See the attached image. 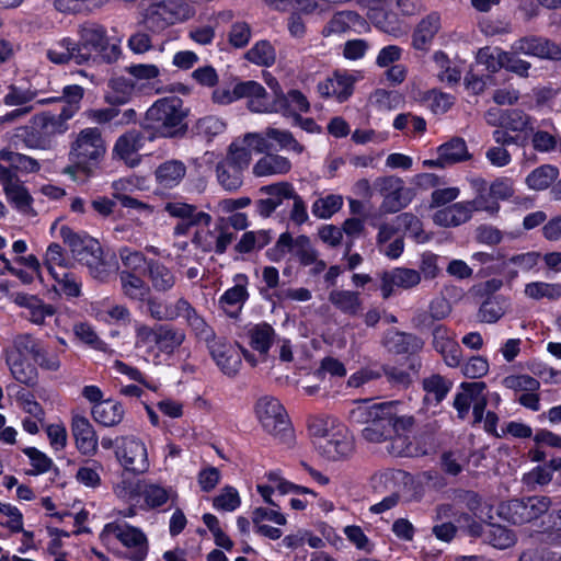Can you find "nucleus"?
I'll list each match as a JSON object with an SVG mask.
<instances>
[{"mask_svg": "<svg viewBox=\"0 0 561 561\" xmlns=\"http://www.w3.org/2000/svg\"><path fill=\"white\" fill-rule=\"evenodd\" d=\"M164 210L172 217L191 220V224H204L208 227L211 221L209 214L199 211L195 205L187 203L169 202L165 204Z\"/></svg>", "mask_w": 561, "mask_h": 561, "instance_id": "32", "label": "nucleus"}, {"mask_svg": "<svg viewBox=\"0 0 561 561\" xmlns=\"http://www.w3.org/2000/svg\"><path fill=\"white\" fill-rule=\"evenodd\" d=\"M147 275L152 288L159 293L171 290L176 282L174 273L157 260H149L147 263Z\"/></svg>", "mask_w": 561, "mask_h": 561, "instance_id": "29", "label": "nucleus"}, {"mask_svg": "<svg viewBox=\"0 0 561 561\" xmlns=\"http://www.w3.org/2000/svg\"><path fill=\"white\" fill-rule=\"evenodd\" d=\"M66 114L62 108L59 114L44 113L35 118V125L44 136L62 134L68 129L67 121L71 118L66 117Z\"/></svg>", "mask_w": 561, "mask_h": 561, "instance_id": "36", "label": "nucleus"}, {"mask_svg": "<svg viewBox=\"0 0 561 561\" xmlns=\"http://www.w3.org/2000/svg\"><path fill=\"white\" fill-rule=\"evenodd\" d=\"M367 16L376 27L385 33L396 34L399 30L397 25V15L394 13L387 12L385 8L368 12Z\"/></svg>", "mask_w": 561, "mask_h": 561, "instance_id": "60", "label": "nucleus"}, {"mask_svg": "<svg viewBox=\"0 0 561 561\" xmlns=\"http://www.w3.org/2000/svg\"><path fill=\"white\" fill-rule=\"evenodd\" d=\"M216 173L219 184L228 192H234L243 184V171L231 167V164L219 162Z\"/></svg>", "mask_w": 561, "mask_h": 561, "instance_id": "46", "label": "nucleus"}, {"mask_svg": "<svg viewBox=\"0 0 561 561\" xmlns=\"http://www.w3.org/2000/svg\"><path fill=\"white\" fill-rule=\"evenodd\" d=\"M251 161V151L247 147H240L236 144H231L228 148V153L222 160L226 164H231L241 171L248 169Z\"/></svg>", "mask_w": 561, "mask_h": 561, "instance_id": "62", "label": "nucleus"}, {"mask_svg": "<svg viewBox=\"0 0 561 561\" xmlns=\"http://www.w3.org/2000/svg\"><path fill=\"white\" fill-rule=\"evenodd\" d=\"M245 58L253 64L270 67L274 65L276 54L271 43L261 41L247 51Z\"/></svg>", "mask_w": 561, "mask_h": 561, "instance_id": "53", "label": "nucleus"}, {"mask_svg": "<svg viewBox=\"0 0 561 561\" xmlns=\"http://www.w3.org/2000/svg\"><path fill=\"white\" fill-rule=\"evenodd\" d=\"M433 60L438 68L437 77L440 81L447 82L448 84H455L460 81V70L450 66V60L444 51H435Z\"/></svg>", "mask_w": 561, "mask_h": 561, "instance_id": "54", "label": "nucleus"}, {"mask_svg": "<svg viewBox=\"0 0 561 561\" xmlns=\"http://www.w3.org/2000/svg\"><path fill=\"white\" fill-rule=\"evenodd\" d=\"M294 191L295 188L289 182H278L260 188V193L266 195L268 199L274 203L276 208L280 206L284 201L291 199L290 196H294Z\"/></svg>", "mask_w": 561, "mask_h": 561, "instance_id": "57", "label": "nucleus"}, {"mask_svg": "<svg viewBox=\"0 0 561 561\" xmlns=\"http://www.w3.org/2000/svg\"><path fill=\"white\" fill-rule=\"evenodd\" d=\"M178 310L186 324L191 328L198 341L205 342L207 347L217 341L215 331L206 320L197 312L192 304L184 297L178 299Z\"/></svg>", "mask_w": 561, "mask_h": 561, "instance_id": "17", "label": "nucleus"}, {"mask_svg": "<svg viewBox=\"0 0 561 561\" xmlns=\"http://www.w3.org/2000/svg\"><path fill=\"white\" fill-rule=\"evenodd\" d=\"M36 96V92L30 89H23L11 84L3 96V103L7 106H28L27 104Z\"/></svg>", "mask_w": 561, "mask_h": 561, "instance_id": "61", "label": "nucleus"}, {"mask_svg": "<svg viewBox=\"0 0 561 561\" xmlns=\"http://www.w3.org/2000/svg\"><path fill=\"white\" fill-rule=\"evenodd\" d=\"M144 141L145 137L141 131L130 129L118 137L113 152L117 158L123 160L126 165L135 168L140 163L141 157L138 154V151L142 148Z\"/></svg>", "mask_w": 561, "mask_h": 561, "instance_id": "18", "label": "nucleus"}, {"mask_svg": "<svg viewBox=\"0 0 561 561\" xmlns=\"http://www.w3.org/2000/svg\"><path fill=\"white\" fill-rule=\"evenodd\" d=\"M157 350L163 354H173L185 341V332L171 324H157Z\"/></svg>", "mask_w": 561, "mask_h": 561, "instance_id": "30", "label": "nucleus"}, {"mask_svg": "<svg viewBox=\"0 0 561 561\" xmlns=\"http://www.w3.org/2000/svg\"><path fill=\"white\" fill-rule=\"evenodd\" d=\"M290 168L291 163L287 158L267 153L254 164L253 173L256 176L285 174L290 170Z\"/></svg>", "mask_w": 561, "mask_h": 561, "instance_id": "35", "label": "nucleus"}, {"mask_svg": "<svg viewBox=\"0 0 561 561\" xmlns=\"http://www.w3.org/2000/svg\"><path fill=\"white\" fill-rule=\"evenodd\" d=\"M209 353L220 370L228 377H234L239 373L242 360L239 351L232 345L216 341L210 344Z\"/></svg>", "mask_w": 561, "mask_h": 561, "instance_id": "20", "label": "nucleus"}, {"mask_svg": "<svg viewBox=\"0 0 561 561\" xmlns=\"http://www.w3.org/2000/svg\"><path fill=\"white\" fill-rule=\"evenodd\" d=\"M440 28V16L432 12L420 21L414 33L412 45L417 50H427Z\"/></svg>", "mask_w": 561, "mask_h": 561, "instance_id": "25", "label": "nucleus"}, {"mask_svg": "<svg viewBox=\"0 0 561 561\" xmlns=\"http://www.w3.org/2000/svg\"><path fill=\"white\" fill-rule=\"evenodd\" d=\"M374 188L383 197L380 210L385 214H394L405 208L415 195L413 190L404 186V181L396 175L377 178Z\"/></svg>", "mask_w": 561, "mask_h": 561, "instance_id": "10", "label": "nucleus"}, {"mask_svg": "<svg viewBox=\"0 0 561 561\" xmlns=\"http://www.w3.org/2000/svg\"><path fill=\"white\" fill-rule=\"evenodd\" d=\"M350 420L354 424L365 425L362 436L369 443L388 440L396 433L411 432L415 425L414 416L404 413V405L400 401L360 404L351 410Z\"/></svg>", "mask_w": 561, "mask_h": 561, "instance_id": "2", "label": "nucleus"}, {"mask_svg": "<svg viewBox=\"0 0 561 561\" xmlns=\"http://www.w3.org/2000/svg\"><path fill=\"white\" fill-rule=\"evenodd\" d=\"M116 457L126 470L134 473H142L149 467L145 444L135 437L123 439L122 446L116 450Z\"/></svg>", "mask_w": 561, "mask_h": 561, "instance_id": "15", "label": "nucleus"}, {"mask_svg": "<svg viewBox=\"0 0 561 561\" xmlns=\"http://www.w3.org/2000/svg\"><path fill=\"white\" fill-rule=\"evenodd\" d=\"M329 301L346 314H356L360 308L358 293L351 290H332L329 294Z\"/></svg>", "mask_w": 561, "mask_h": 561, "instance_id": "44", "label": "nucleus"}, {"mask_svg": "<svg viewBox=\"0 0 561 561\" xmlns=\"http://www.w3.org/2000/svg\"><path fill=\"white\" fill-rule=\"evenodd\" d=\"M453 382L442 375L433 374L422 380V388L425 391L424 402L427 404H439L448 394Z\"/></svg>", "mask_w": 561, "mask_h": 561, "instance_id": "31", "label": "nucleus"}, {"mask_svg": "<svg viewBox=\"0 0 561 561\" xmlns=\"http://www.w3.org/2000/svg\"><path fill=\"white\" fill-rule=\"evenodd\" d=\"M105 153V145L98 128L82 129L73 141L70 150L71 160L89 171V165L96 164Z\"/></svg>", "mask_w": 561, "mask_h": 561, "instance_id": "9", "label": "nucleus"}, {"mask_svg": "<svg viewBox=\"0 0 561 561\" xmlns=\"http://www.w3.org/2000/svg\"><path fill=\"white\" fill-rule=\"evenodd\" d=\"M471 186L476 192L474 198L470 201L474 211H486L492 216L497 214L500 204L491 193L488 182L481 178L472 179Z\"/></svg>", "mask_w": 561, "mask_h": 561, "instance_id": "26", "label": "nucleus"}, {"mask_svg": "<svg viewBox=\"0 0 561 561\" xmlns=\"http://www.w3.org/2000/svg\"><path fill=\"white\" fill-rule=\"evenodd\" d=\"M147 311L156 321H172L180 318L181 312L178 310V300L174 306L164 305L158 298L149 297L146 299Z\"/></svg>", "mask_w": 561, "mask_h": 561, "instance_id": "52", "label": "nucleus"}, {"mask_svg": "<svg viewBox=\"0 0 561 561\" xmlns=\"http://www.w3.org/2000/svg\"><path fill=\"white\" fill-rule=\"evenodd\" d=\"M559 170L550 164L540 165L526 178L527 185L536 191L548 188L558 178Z\"/></svg>", "mask_w": 561, "mask_h": 561, "instance_id": "45", "label": "nucleus"}, {"mask_svg": "<svg viewBox=\"0 0 561 561\" xmlns=\"http://www.w3.org/2000/svg\"><path fill=\"white\" fill-rule=\"evenodd\" d=\"M383 346L396 355L414 354L423 348L424 342L412 333L389 330L382 340Z\"/></svg>", "mask_w": 561, "mask_h": 561, "instance_id": "21", "label": "nucleus"}, {"mask_svg": "<svg viewBox=\"0 0 561 561\" xmlns=\"http://www.w3.org/2000/svg\"><path fill=\"white\" fill-rule=\"evenodd\" d=\"M463 392L456 394L454 408L458 412V417L463 420L469 412L470 405L474 398L481 396L486 386L482 381L462 383Z\"/></svg>", "mask_w": 561, "mask_h": 561, "instance_id": "37", "label": "nucleus"}, {"mask_svg": "<svg viewBox=\"0 0 561 561\" xmlns=\"http://www.w3.org/2000/svg\"><path fill=\"white\" fill-rule=\"evenodd\" d=\"M56 282L55 288L67 297H79L81 295V283L75 273L69 270H61L51 275Z\"/></svg>", "mask_w": 561, "mask_h": 561, "instance_id": "50", "label": "nucleus"}, {"mask_svg": "<svg viewBox=\"0 0 561 561\" xmlns=\"http://www.w3.org/2000/svg\"><path fill=\"white\" fill-rule=\"evenodd\" d=\"M473 211L474 209L470 201L458 202L437 210L433 216V220L440 227H457L469 221Z\"/></svg>", "mask_w": 561, "mask_h": 561, "instance_id": "22", "label": "nucleus"}, {"mask_svg": "<svg viewBox=\"0 0 561 561\" xmlns=\"http://www.w3.org/2000/svg\"><path fill=\"white\" fill-rule=\"evenodd\" d=\"M484 540L497 549H507L516 542L514 531L501 525H491L484 533Z\"/></svg>", "mask_w": 561, "mask_h": 561, "instance_id": "51", "label": "nucleus"}, {"mask_svg": "<svg viewBox=\"0 0 561 561\" xmlns=\"http://www.w3.org/2000/svg\"><path fill=\"white\" fill-rule=\"evenodd\" d=\"M83 98V89L80 85H67L62 89V95L42 100L41 103L65 101L62 110L67 112L66 117H72L79 110V103Z\"/></svg>", "mask_w": 561, "mask_h": 561, "instance_id": "47", "label": "nucleus"}, {"mask_svg": "<svg viewBox=\"0 0 561 561\" xmlns=\"http://www.w3.org/2000/svg\"><path fill=\"white\" fill-rule=\"evenodd\" d=\"M0 183L8 201L22 214H34L33 198L14 172L0 164Z\"/></svg>", "mask_w": 561, "mask_h": 561, "instance_id": "13", "label": "nucleus"}, {"mask_svg": "<svg viewBox=\"0 0 561 561\" xmlns=\"http://www.w3.org/2000/svg\"><path fill=\"white\" fill-rule=\"evenodd\" d=\"M92 416L104 426H114L123 420L124 409L119 402L104 400L93 405Z\"/></svg>", "mask_w": 561, "mask_h": 561, "instance_id": "33", "label": "nucleus"}, {"mask_svg": "<svg viewBox=\"0 0 561 561\" xmlns=\"http://www.w3.org/2000/svg\"><path fill=\"white\" fill-rule=\"evenodd\" d=\"M294 254L302 265H310L316 262L318 252L312 248L309 237L301 234L295 239Z\"/></svg>", "mask_w": 561, "mask_h": 561, "instance_id": "63", "label": "nucleus"}, {"mask_svg": "<svg viewBox=\"0 0 561 561\" xmlns=\"http://www.w3.org/2000/svg\"><path fill=\"white\" fill-rule=\"evenodd\" d=\"M0 164L4 168H9L11 172H37L39 170V163L25 154L13 152L10 150L0 151Z\"/></svg>", "mask_w": 561, "mask_h": 561, "instance_id": "40", "label": "nucleus"}, {"mask_svg": "<svg viewBox=\"0 0 561 561\" xmlns=\"http://www.w3.org/2000/svg\"><path fill=\"white\" fill-rule=\"evenodd\" d=\"M45 265L50 275H53L61 270H69L72 262L65 255L60 244L50 243L46 251Z\"/></svg>", "mask_w": 561, "mask_h": 561, "instance_id": "55", "label": "nucleus"}, {"mask_svg": "<svg viewBox=\"0 0 561 561\" xmlns=\"http://www.w3.org/2000/svg\"><path fill=\"white\" fill-rule=\"evenodd\" d=\"M79 39L64 37L46 51L47 59L55 65H90L99 61L111 64L119 57L121 49L111 44L106 30L94 23L83 24L78 31Z\"/></svg>", "mask_w": 561, "mask_h": 561, "instance_id": "1", "label": "nucleus"}, {"mask_svg": "<svg viewBox=\"0 0 561 561\" xmlns=\"http://www.w3.org/2000/svg\"><path fill=\"white\" fill-rule=\"evenodd\" d=\"M505 299L501 296H489L480 306L479 319L482 322L494 323L505 313Z\"/></svg>", "mask_w": 561, "mask_h": 561, "instance_id": "48", "label": "nucleus"}, {"mask_svg": "<svg viewBox=\"0 0 561 561\" xmlns=\"http://www.w3.org/2000/svg\"><path fill=\"white\" fill-rule=\"evenodd\" d=\"M265 135L268 139L275 140L283 149L293 150L298 154L305 149L288 130L268 127L265 130Z\"/></svg>", "mask_w": 561, "mask_h": 561, "instance_id": "58", "label": "nucleus"}, {"mask_svg": "<svg viewBox=\"0 0 561 561\" xmlns=\"http://www.w3.org/2000/svg\"><path fill=\"white\" fill-rule=\"evenodd\" d=\"M515 53H522L539 58H554L558 56L559 46L540 37H524L512 46Z\"/></svg>", "mask_w": 561, "mask_h": 561, "instance_id": "24", "label": "nucleus"}, {"mask_svg": "<svg viewBox=\"0 0 561 561\" xmlns=\"http://www.w3.org/2000/svg\"><path fill=\"white\" fill-rule=\"evenodd\" d=\"M105 531L114 534L125 547L131 549L130 560L142 561L147 557L148 541L140 529L129 525L107 524Z\"/></svg>", "mask_w": 561, "mask_h": 561, "instance_id": "14", "label": "nucleus"}, {"mask_svg": "<svg viewBox=\"0 0 561 561\" xmlns=\"http://www.w3.org/2000/svg\"><path fill=\"white\" fill-rule=\"evenodd\" d=\"M59 233L64 243L69 247L73 259L85 265L93 278L100 282L108 279L115 264L111 263L104 255L103 249L96 239L88 234H79L68 226H62Z\"/></svg>", "mask_w": 561, "mask_h": 561, "instance_id": "4", "label": "nucleus"}, {"mask_svg": "<svg viewBox=\"0 0 561 561\" xmlns=\"http://www.w3.org/2000/svg\"><path fill=\"white\" fill-rule=\"evenodd\" d=\"M268 87L273 91V96L270 98L266 90L264 89V101L267 105L275 106L274 103H282V108L279 110H264L262 113H282L284 115H291L296 111L299 112H308L309 111V102L307 98L298 90H290L287 94H284L277 80L271 78L267 81Z\"/></svg>", "mask_w": 561, "mask_h": 561, "instance_id": "11", "label": "nucleus"}, {"mask_svg": "<svg viewBox=\"0 0 561 561\" xmlns=\"http://www.w3.org/2000/svg\"><path fill=\"white\" fill-rule=\"evenodd\" d=\"M551 499L545 495H533L512 499L499 505V516L514 525H524L538 519L551 507Z\"/></svg>", "mask_w": 561, "mask_h": 561, "instance_id": "6", "label": "nucleus"}, {"mask_svg": "<svg viewBox=\"0 0 561 561\" xmlns=\"http://www.w3.org/2000/svg\"><path fill=\"white\" fill-rule=\"evenodd\" d=\"M249 337L251 347L260 353L262 360H265L275 337L273 327L266 322L255 324L249 330Z\"/></svg>", "mask_w": 561, "mask_h": 561, "instance_id": "34", "label": "nucleus"}, {"mask_svg": "<svg viewBox=\"0 0 561 561\" xmlns=\"http://www.w3.org/2000/svg\"><path fill=\"white\" fill-rule=\"evenodd\" d=\"M236 239V234L224 225L217 224L213 229H198L195 231L192 243L204 253L211 251L217 254L226 252L228 245Z\"/></svg>", "mask_w": 561, "mask_h": 561, "instance_id": "12", "label": "nucleus"}, {"mask_svg": "<svg viewBox=\"0 0 561 561\" xmlns=\"http://www.w3.org/2000/svg\"><path fill=\"white\" fill-rule=\"evenodd\" d=\"M432 345L449 367H458L461 363V348L455 341L449 329L443 324L434 325Z\"/></svg>", "mask_w": 561, "mask_h": 561, "instance_id": "16", "label": "nucleus"}, {"mask_svg": "<svg viewBox=\"0 0 561 561\" xmlns=\"http://www.w3.org/2000/svg\"><path fill=\"white\" fill-rule=\"evenodd\" d=\"M112 89L106 101L112 105L125 104L134 91V84L124 78H117L112 81Z\"/></svg>", "mask_w": 561, "mask_h": 561, "instance_id": "59", "label": "nucleus"}, {"mask_svg": "<svg viewBox=\"0 0 561 561\" xmlns=\"http://www.w3.org/2000/svg\"><path fill=\"white\" fill-rule=\"evenodd\" d=\"M421 280L420 272L405 268L397 267L391 271L383 272L381 274V293L385 299L389 298L394 287L409 289L416 286Z\"/></svg>", "mask_w": 561, "mask_h": 561, "instance_id": "19", "label": "nucleus"}, {"mask_svg": "<svg viewBox=\"0 0 561 561\" xmlns=\"http://www.w3.org/2000/svg\"><path fill=\"white\" fill-rule=\"evenodd\" d=\"M119 257L123 265L127 268L126 271L134 274L145 267L147 268V263L149 262L141 252L131 251L128 248H122L119 250Z\"/></svg>", "mask_w": 561, "mask_h": 561, "instance_id": "64", "label": "nucleus"}, {"mask_svg": "<svg viewBox=\"0 0 561 561\" xmlns=\"http://www.w3.org/2000/svg\"><path fill=\"white\" fill-rule=\"evenodd\" d=\"M504 123L502 128L515 133H523L528 138V134L534 131L531 117L518 108L505 110Z\"/></svg>", "mask_w": 561, "mask_h": 561, "instance_id": "43", "label": "nucleus"}, {"mask_svg": "<svg viewBox=\"0 0 561 561\" xmlns=\"http://www.w3.org/2000/svg\"><path fill=\"white\" fill-rule=\"evenodd\" d=\"M364 20L355 11H341L335 13L324 26L322 34L329 36L333 33H344L355 25H362Z\"/></svg>", "mask_w": 561, "mask_h": 561, "instance_id": "41", "label": "nucleus"}, {"mask_svg": "<svg viewBox=\"0 0 561 561\" xmlns=\"http://www.w3.org/2000/svg\"><path fill=\"white\" fill-rule=\"evenodd\" d=\"M213 102L219 105H228L239 99H248V108L252 112L262 113L264 110H279L282 103L267 105L264 101V87L256 81H243L234 84L232 89L218 87L213 91Z\"/></svg>", "mask_w": 561, "mask_h": 561, "instance_id": "5", "label": "nucleus"}, {"mask_svg": "<svg viewBox=\"0 0 561 561\" xmlns=\"http://www.w3.org/2000/svg\"><path fill=\"white\" fill-rule=\"evenodd\" d=\"M7 364L16 381L27 387H34L37 383L36 367L25 358H21V354L7 353Z\"/></svg>", "mask_w": 561, "mask_h": 561, "instance_id": "27", "label": "nucleus"}, {"mask_svg": "<svg viewBox=\"0 0 561 561\" xmlns=\"http://www.w3.org/2000/svg\"><path fill=\"white\" fill-rule=\"evenodd\" d=\"M248 296L245 286L237 284L224 293L218 304L229 317H237Z\"/></svg>", "mask_w": 561, "mask_h": 561, "instance_id": "39", "label": "nucleus"}, {"mask_svg": "<svg viewBox=\"0 0 561 561\" xmlns=\"http://www.w3.org/2000/svg\"><path fill=\"white\" fill-rule=\"evenodd\" d=\"M525 295L528 298L540 300H558L561 297V284H550L545 282H533L525 286Z\"/></svg>", "mask_w": 561, "mask_h": 561, "instance_id": "49", "label": "nucleus"}, {"mask_svg": "<svg viewBox=\"0 0 561 561\" xmlns=\"http://www.w3.org/2000/svg\"><path fill=\"white\" fill-rule=\"evenodd\" d=\"M446 165H453L470 159L466 141L460 137H454L437 148Z\"/></svg>", "mask_w": 561, "mask_h": 561, "instance_id": "38", "label": "nucleus"}, {"mask_svg": "<svg viewBox=\"0 0 561 561\" xmlns=\"http://www.w3.org/2000/svg\"><path fill=\"white\" fill-rule=\"evenodd\" d=\"M186 174V167L180 160H168L154 171L157 183L164 188L178 186Z\"/></svg>", "mask_w": 561, "mask_h": 561, "instance_id": "28", "label": "nucleus"}, {"mask_svg": "<svg viewBox=\"0 0 561 561\" xmlns=\"http://www.w3.org/2000/svg\"><path fill=\"white\" fill-rule=\"evenodd\" d=\"M343 205V198L340 195H328L322 198H318L311 207L312 214L317 218L328 219L335 213H337Z\"/></svg>", "mask_w": 561, "mask_h": 561, "instance_id": "56", "label": "nucleus"}, {"mask_svg": "<svg viewBox=\"0 0 561 561\" xmlns=\"http://www.w3.org/2000/svg\"><path fill=\"white\" fill-rule=\"evenodd\" d=\"M188 112L179 96L159 99L147 110L144 129L151 131L153 137H184L187 131Z\"/></svg>", "mask_w": 561, "mask_h": 561, "instance_id": "3", "label": "nucleus"}, {"mask_svg": "<svg viewBox=\"0 0 561 561\" xmlns=\"http://www.w3.org/2000/svg\"><path fill=\"white\" fill-rule=\"evenodd\" d=\"M188 15V9L175 0H151L144 9L142 23L148 31L160 33Z\"/></svg>", "mask_w": 561, "mask_h": 561, "instance_id": "8", "label": "nucleus"}, {"mask_svg": "<svg viewBox=\"0 0 561 561\" xmlns=\"http://www.w3.org/2000/svg\"><path fill=\"white\" fill-rule=\"evenodd\" d=\"M255 412L267 433L282 442H287L291 437L288 415L276 398L270 396L260 398L255 404Z\"/></svg>", "mask_w": 561, "mask_h": 561, "instance_id": "7", "label": "nucleus"}, {"mask_svg": "<svg viewBox=\"0 0 561 561\" xmlns=\"http://www.w3.org/2000/svg\"><path fill=\"white\" fill-rule=\"evenodd\" d=\"M119 279L123 291L128 298L144 301L148 296L150 290L149 287L136 274L128 271H122L119 273Z\"/></svg>", "mask_w": 561, "mask_h": 561, "instance_id": "42", "label": "nucleus"}, {"mask_svg": "<svg viewBox=\"0 0 561 561\" xmlns=\"http://www.w3.org/2000/svg\"><path fill=\"white\" fill-rule=\"evenodd\" d=\"M71 432L76 439L77 448L84 455L92 454L98 447V436L89 420L84 416L72 417Z\"/></svg>", "mask_w": 561, "mask_h": 561, "instance_id": "23", "label": "nucleus"}]
</instances>
